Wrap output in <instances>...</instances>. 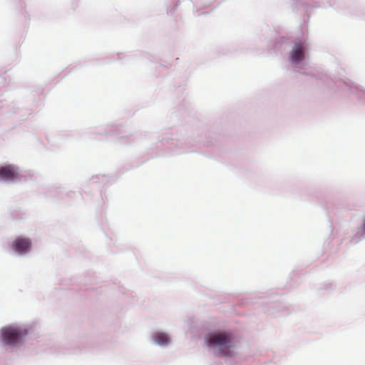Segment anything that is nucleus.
<instances>
[{"label":"nucleus","instance_id":"4","mask_svg":"<svg viewBox=\"0 0 365 365\" xmlns=\"http://www.w3.org/2000/svg\"><path fill=\"white\" fill-rule=\"evenodd\" d=\"M18 176L16 168L12 165H8L0 168V178L3 180H13Z\"/></svg>","mask_w":365,"mask_h":365},{"label":"nucleus","instance_id":"2","mask_svg":"<svg viewBox=\"0 0 365 365\" xmlns=\"http://www.w3.org/2000/svg\"><path fill=\"white\" fill-rule=\"evenodd\" d=\"M26 334L27 331L20 327H9L1 329L3 340L9 345L19 343Z\"/></svg>","mask_w":365,"mask_h":365},{"label":"nucleus","instance_id":"5","mask_svg":"<svg viewBox=\"0 0 365 365\" xmlns=\"http://www.w3.org/2000/svg\"><path fill=\"white\" fill-rule=\"evenodd\" d=\"M304 58V52L302 47H298L297 49L292 52L291 60L293 63H298Z\"/></svg>","mask_w":365,"mask_h":365},{"label":"nucleus","instance_id":"3","mask_svg":"<svg viewBox=\"0 0 365 365\" xmlns=\"http://www.w3.org/2000/svg\"><path fill=\"white\" fill-rule=\"evenodd\" d=\"M31 242L29 238L17 237L11 245L15 252L23 254L29 250Z\"/></svg>","mask_w":365,"mask_h":365},{"label":"nucleus","instance_id":"1","mask_svg":"<svg viewBox=\"0 0 365 365\" xmlns=\"http://www.w3.org/2000/svg\"><path fill=\"white\" fill-rule=\"evenodd\" d=\"M209 344L211 346L218 348L224 356H231L232 347V339L230 334L227 333H217L210 336Z\"/></svg>","mask_w":365,"mask_h":365},{"label":"nucleus","instance_id":"6","mask_svg":"<svg viewBox=\"0 0 365 365\" xmlns=\"http://www.w3.org/2000/svg\"><path fill=\"white\" fill-rule=\"evenodd\" d=\"M156 344L159 345L165 344L168 341V336L164 333H158L155 336Z\"/></svg>","mask_w":365,"mask_h":365}]
</instances>
